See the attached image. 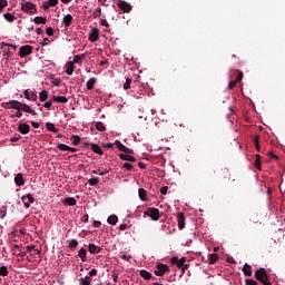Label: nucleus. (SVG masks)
Listing matches in <instances>:
<instances>
[{
  "instance_id": "nucleus-27",
  "label": "nucleus",
  "mask_w": 285,
  "mask_h": 285,
  "mask_svg": "<svg viewBox=\"0 0 285 285\" xmlns=\"http://www.w3.org/2000/svg\"><path fill=\"white\" fill-rule=\"evenodd\" d=\"M140 277H142V279H151L153 274H150L148 271L142 269L140 271Z\"/></svg>"
},
{
  "instance_id": "nucleus-13",
  "label": "nucleus",
  "mask_w": 285,
  "mask_h": 285,
  "mask_svg": "<svg viewBox=\"0 0 285 285\" xmlns=\"http://www.w3.org/2000/svg\"><path fill=\"white\" fill-rule=\"evenodd\" d=\"M97 39H99V29L94 28L91 30V33L89 35V41H91V43H95V41H97Z\"/></svg>"
},
{
  "instance_id": "nucleus-43",
  "label": "nucleus",
  "mask_w": 285,
  "mask_h": 285,
  "mask_svg": "<svg viewBox=\"0 0 285 285\" xmlns=\"http://www.w3.org/2000/svg\"><path fill=\"white\" fill-rule=\"evenodd\" d=\"M85 57H86L85 55L75 56L72 63H81V61H83Z\"/></svg>"
},
{
  "instance_id": "nucleus-42",
  "label": "nucleus",
  "mask_w": 285,
  "mask_h": 285,
  "mask_svg": "<svg viewBox=\"0 0 285 285\" xmlns=\"http://www.w3.org/2000/svg\"><path fill=\"white\" fill-rule=\"evenodd\" d=\"M33 21H35V23H37V24H41V23H46V21H48V19H47V18H43V17H36V18L33 19Z\"/></svg>"
},
{
  "instance_id": "nucleus-46",
  "label": "nucleus",
  "mask_w": 285,
  "mask_h": 285,
  "mask_svg": "<svg viewBox=\"0 0 285 285\" xmlns=\"http://www.w3.org/2000/svg\"><path fill=\"white\" fill-rule=\"evenodd\" d=\"M236 72H238V73H237V77H236L235 81L237 83H239V81H242L244 79V72H242L239 70H236Z\"/></svg>"
},
{
  "instance_id": "nucleus-44",
  "label": "nucleus",
  "mask_w": 285,
  "mask_h": 285,
  "mask_svg": "<svg viewBox=\"0 0 285 285\" xmlns=\"http://www.w3.org/2000/svg\"><path fill=\"white\" fill-rule=\"evenodd\" d=\"M130 83H132V79L127 78L126 82L124 83V90H130Z\"/></svg>"
},
{
  "instance_id": "nucleus-61",
  "label": "nucleus",
  "mask_w": 285,
  "mask_h": 285,
  "mask_svg": "<svg viewBox=\"0 0 285 285\" xmlns=\"http://www.w3.org/2000/svg\"><path fill=\"white\" fill-rule=\"evenodd\" d=\"M89 275H90V277H97V269H91L90 272H89Z\"/></svg>"
},
{
  "instance_id": "nucleus-7",
  "label": "nucleus",
  "mask_w": 285,
  "mask_h": 285,
  "mask_svg": "<svg viewBox=\"0 0 285 285\" xmlns=\"http://www.w3.org/2000/svg\"><path fill=\"white\" fill-rule=\"evenodd\" d=\"M28 55H32V46H22L19 51V57H28Z\"/></svg>"
},
{
  "instance_id": "nucleus-36",
  "label": "nucleus",
  "mask_w": 285,
  "mask_h": 285,
  "mask_svg": "<svg viewBox=\"0 0 285 285\" xmlns=\"http://www.w3.org/2000/svg\"><path fill=\"white\" fill-rule=\"evenodd\" d=\"M46 127H47V130H49V132H59V129H56L55 124L52 122H47Z\"/></svg>"
},
{
  "instance_id": "nucleus-38",
  "label": "nucleus",
  "mask_w": 285,
  "mask_h": 285,
  "mask_svg": "<svg viewBox=\"0 0 285 285\" xmlns=\"http://www.w3.org/2000/svg\"><path fill=\"white\" fill-rule=\"evenodd\" d=\"M219 259V256L217 254H210L208 258V264H215Z\"/></svg>"
},
{
  "instance_id": "nucleus-45",
  "label": "nucleus",
  "mask_w": 285,
  "mask_h": 285,
  "mask_svg": "<svg viewBox=\"0 0 285 285\" xmlns=\"http://www.w3.org/2000/svg\"><path fill=\"white\" fill-rule=\"evenodd\" d=\"M78 256L80 257V259L82 262H86V249L85 248H81L78 253Z\"/></svg>"
},
{
  "instance_id": "nucleus-5",
  "label": "nucleus",
  "mask_w": 285,
  "mask_h": 285,
  "mask_svg": "<svg viewBox=\"0 0 285 285\" xmlns=\"http://www.w3.org/2000/svg\"><path fill=\"white\" fill-rule=\"evenodd\" d=\"M115 146L118 148V150H120V153H125L126 155H135V150L121 144V140H115Z\"/></svg>"
},
{
  "instance_id": "nucleus-1",
  "label": "nucleus",
  "mask_w": 285,
  "mask_h": 285,
  "mask_svg": "<svg viewBox=\"0 0 285 285\" xmlns=\"http://www.w3.org/2000/svg\"><path fill=\"white\" fill-rule=\"evenodd\" d=\"M254 277H255V279L261 282V284H263V285H273V284H271V282H268V274L266 273V269L263 267H261L259 269H257L255 272Z\"/></svg>"
},
{
  "instance_id": "nucleus-63",
  "label": "nucleus",
  "mask_w": 285,
  "mask_h": 285,
  "mask_svg": "<svg viewBox=\"0 0 285 285\" xmlns=\"http://www.w3.org/2000/svg\"><path fill=\"white\" fill-rule=\"evenodd\" d=\"M81 222H83L85 224L88 222V214H85V215L81 217Z\"/></svg>"
},
{
  "instance_id": "nucleus-60",
  "label": "nucleus",
  "mask_w": 285,
  "mask_h": 285,
  "mask_svg": "<svg viewBox=\"0 0 285 285\" xmlns=\"http://www.w3.org/2000/svg\"><path fill=\"white\" fill-rule=\"evenodd\" d=\"M42 9H43V10H50V4H49L48 1L43 2Z\"/></svg>"
},
{
  "instance_id": "nucleus-35",
  "label": "nucleus",
  "mask_w": 285,
  "mask_h": 285,
  "mask_svg": "<svg viewBox=\"0 0 285 285\" xmlns=\"http://www.w3.org/2000/svg\"><path fill=\"white\" fill-rule=\"evenodd\" d=\"M6 21H8L9 23H12L14 21V19H17L12 13H4L3 14Z\"/></svg>"
},
{
  "instance_id": "nucleus-20",
  "label": "nucleus",
  "mask_w": 285,
  "mask_h": 285,
  "mask_svg": "<svg viewBox=\"0 0 285 285\" xmlns=\"http://www.w3.org/2000/svg\"><path fill=\"white\" fill-rule=\"evenodd\" d=\"M75 72V62L69 61L66 63V75H72Z\"/></svg>"
},
{
  "instance_id": "nucleus-8",
  "label": "nucleus",
  "mask_w": 285,
  "mask_h": 285,
  "mask_svg": "<svg viewBox=\"0 0 285 285\" xmlns=\"http://www.w3.org/2000/svg\"><path fill=\"white\" fill-rule=\"evenodd\" d=\"M24 97L29 101H37V99H38L37 91L30 90V89L24 90Z\"/></svg>"
},
{
  "instance_id": "nucleus-22",
  "label": "nucleus",
  "mask_w": 285,
  "mask_h": 285,
  "mask_svg": "<svg viewBox=\"0 0 285 285\" xmlns=\"http://www.w3.org/2000/svg\"><path fill=\"white\" fill-rule=\"evenodd\" d=\"M89 253H91V255H95L97 253H101V247H99L95 244H89Z\"/></svg>"
},
{
  "instance_id": "nucleus-18",
  "label": "nucleus",
  "mask_w": 285,
  "mask_h": 285,
  "mask_svg": "<svg viewBox=\"0 0 285 285\" xmlns=\"http://www.w3.org/2000/svg\"><path fill=\"white\" fill-rule=\"evenodd\" d=\"M23 102H20L19 100H10L9 101V106L10 108H12L13 110H21V106Z\"/></svg>"
},
{
  "instance_id": "nucleus-53",
  "label": "nucleus",
  "mask_w": 285,
  "mask_h": 285,
  "mask_svg": "<svg viewBox=\"0 0 285 285\" xmlns=\"http://www.w3.org/2000/svg\"><path fill=\"white\" fill-rule=\"evenodd\" d=\"M122 168H126V170H132V164H130V163H125L124 165H122Z\"/></svg>"
},
{
  "instance_id": "nucleus-56",
  "label": "nucleus",
  "mask_w": 285,
  "mask_h": 285,
  "mask_svg": "<svg viewBox=\"0 0 285 285\" xmlns=\"http://www.w3.org/2000/svg\"><path fill=\"white\" fill-rule=\"evenodd\" d=\"M19 139H21V136L16 135V136H13V137L10 138V141L17 142Z\"/></svg>"
},
{
  "instance_id": "nucleus-37",
  "label": "nucleus",
  "mask_w": 285,
  "mask_h": 285,
  "mask_svg": "<svg viewBox=\"0 0 285 285\" xmlns=\"http://www.w3.org/2000/svg\"><path fill=\"white\" fill-rule=\"evenodd\" d=\"M91 282H92V277H90V276H86L85 278H80V284L81 285H90Z\"/></svg>"
},
{
  "instance_id": "nucleus-39",
  "label": "nucleus",
  "mask_w": 285,
  "mask_h": 285,
  "mask_svg": "<svg viewBox=\"0 0 285 285\" xmlns=\"http://www.w3.org/2000/svg\"><path fill=\"white\" fill-rule=\"evenodd\" d=\"M89 186H99V178L94 177L88 180Z\"/></svg>"
},
{
  "instance_id": "nucleus-12",
  "label": "nucleus",
  "mask_w": 285,
  "mask_h": 285,
  "mask_svg": "<svg viewBox=\"0 0 285 285\" xmlns=\"http://www.w3.org/2000/svg\"><path fill=\"white\" fill-rule=\"evenodd\" d=\"M20 110L22 112H28L29 115H33L35 117H37V111H35L32 108H30V106H28L27 104H22L20 107Z\"/></svg>"
},
{
  "instance_id": "nucleus-40",
  "label": "nucleus",
  "mask_w": 285,
  "mask_h": 285,
  "mask_svg": "<svg viewBox=\"0 0 285 285\" xmlns=\"http://www.w3.org/2000/svg\"><path fill=\"white\" fill-rule=\"evenodd\" d=\"M254 144H255V148L258 153L262 151V147L259 146V136H255L254 137Z\"/></svg>"
},
{
  "instance_id": "nucleus-19",
  "label": "nucleus",
  "mask_w": 285,
  "mask_h": 285,
  "mask_svg": "<svg viewBox=\"0 0 285 285\" xmlns=\"http://www.w3.org/2000/svg\"><path fill=\"white\" fill-rule=\"evenodd\" d=\"M62 24L65 26V28H70V26H72V14H67L62 19Z\"/></svg>"
},
{
  "instance_id": "nucleus-6",
  "label": "nucleus",
  "mask_w": 285,
  "mask_h": 285,
  "mask_svg": "<svg viewBox=\"0 0 285 285\" xmlns=\"http://www.w3.org/2000/svg\"><path fill=\"white\" fill-rule=\"evenodd\" d=\"M147 217H150L154 222L159 220V209L153 207L144 213Z\"/></svg>"
},
{
  "instance_id": "nucleus-16",
  "label": "nucleus",
  "mask_w": 285,
  "mask_h": 285,
  "mask_svg": "<svg viewBox=\"0 0 285 285\" xmlns=\"http://www.w3.org/2000/svg\"><path fill=\"white\" fill-rule=\"evenodd\" d=\"M14 184L18 186H26V179H23V174H17L14 177Z\"/></svg>"
},
{
  "instance_id": "nucleus-29",
  "label": "nucleus",
  "mask_w": 285,
  "mask_h": 285,
  "mask_svg": "<svg viewBox=\"0 0 285 285\" xmlns=\"http://www.w3.org/2000/svg\"><path fill=\"white\" fill-rule=\"evenodd\" d=\"M28 199L29 204H35V197H32V194H27L26 196H21V202H26Z\"/></svg>"
},
{
  "instance_id": "nucleus-23",
  "label": "nucleus",
  "mask_w": 285,
  "mask_h": 285,
  "mask_svg": "<svg viewBox=\"0 0 285 285\" xmlns=\"http://www.w3.org/2000/svg\"><path fill=\"white\" fill-rule=\"evenodd\" d=\"M256 160L254 163L255 168H257V170H262V156H259V154H256Z\"/></svg>"
},
{
  "instance_id": "nucleus-41",
  "label": "nucleus",
  "mask_w": 285,
  "mask_h": 285,
  "mask_svg": "<svg viewBox=\"0 0 285 285\" xmlns=\"http://www.w3.org/2000/svg\"><path fill=\"white\" fill-rule=\"evenodd\" d=\"M39 99H40V101H46L48 99V91L47 90H42L39 94Z\"/></svg>"
},
{
  "instance_id": "nucleus-54",
  "label": "nucleus",
  "mask_w": 285,
  "mask_h": 285,
  "mask_svg": "<svg viewBox=\"0 0 285 285\" xmlns=\"http://www.w3.org/2000/svg\"><path fill=\"white\" fill-rule=\"evenodd\" d=\"M235 86H237L236 80H232V81L228 83L229 90H233V88H235Z\"/></svg>"
},
{
  "instance_id": "nucleus-62",
  "label": "nucleus",
  "mask_w": 285,
  "mask_h": 285,
  "mask_svg": "<svg viewBox=\"0 0 285 285\" xmlns=\"http://www.w3.org/2000/svg\"><path fill=\"white\" fill-rule=\"evenodd\" d=\"M128 228L127 224H120L119 230H126Z\"/></svg>"
},
{
  "instance_id": "nucleus-24",
  "label": "nucleus",
  "mask_w": 285,
  "mask_h": 285,
  "mask_svg": "<svg viewBox=\"0 0 285 285\" xmlns=\"http://www.w3.org/2000/svg\"><path fill=\"white\" fill-rule=\"evenodd\" d=\"M95 83H97V78H90L86 83L87 90H92V88H95Z\"/></svg>"
},
{
  "instance_id": "nucleus-50",
  "label": "nucleus",
  "mask_w": 285,
  "mask_h": 285,
  "mask_svg": "<svg viewBox=\"0 0 285 285\" xmlns=\"http://www.w3.org/2000/svg\"><path fill=\"white\" fill-rule=\"evenodd\" d=\"M58 148H59V150H63V151L70 149V147L68 145H66V144H59Z\"/></svg>"
},
{
  "instance_id": "nucleus-59",
  "label": "nucleus",
  "mask_w": 285,
  "mask_h": 285,
  "mask_svg": "<svg viewBox=\"0 0 285 285\" xmlns=\"http://www.w3.org/2000/svg\"><path fill=\"white\" fill-rule=\"evenodd\" d=\"M35 248H36L35 245L27 246L26 253H32V250H35Z\"/></svg>"
},
{
  "instance_id": "nucleus-15",
  "label": "nucleus",
  "mask_w": 285,
  "mask_h": 285,
  "mask_svg": "<svg viewBox=\"0 0 285 285\" xmlns=\"http://www.w3.org/2000/svg\"><path fill=\"white\" fill-rule=\"evenodd\" d=\"M18 130L21 135H28V132H30V125L28 124H20L18 126Z\"/></svg>"
},
{
  "instance_id": "nucleus-3",
  "label": "nucleus",
  "mask_w": 285,
  "mask_h": 285,
  "mask_svg": "<svg viewBox=\"0 0 285 285\" xmlns=\"http://www.w3.org/2000/svg\"><path fill=\"white\" fill-rule=\"evenodd\" d=\"M6 46L8 47V49H4L3 57L4 59H10V57H12L14 52H17V46L2 42V48Z\"/></svg>"
},
{
  "instance_id": "nucleus-57",
  "label": "nucleus",
  "mask_w": 285,
  "mask_h": 285,
  "mask_svg": "<svg viewBox=\"0 0 285 285\" xmlns=\"http://www.w3.org/2000/svg\"><path fill=\"white\" fill-rule=\"evenodd\" d=\"M43 107L50 110L52 108V101L45 102Z\"/></svg>"
},
{
  "instance_id": "nucleus-26",
  "label": "nucleus",
  "mask_w": 285,
  "mask_h": 285,
  "mask_svg": "<svg viewBox=\"0 0 285 285\" xmlns=\"http://www.w3.org/2000/svg\"><path fill=\"white\" fill-rule=\"evenodd\" d=\"M108 224H111V226H115L117 222H119V217L117 215H111L107 219Z\"/></svg>"
},
{
  "instance_id": "nucleus-51",
  "label": "nucleus",
  "mask_w": 285,
  "mask_h": 285,
  "mask_svg": "<svg viewBox=\"0 0 285 285\" xmlns=\"http://www.w3.org/2000/svg\"><path fill=\"white\" fill-rule=\"evenodd\" d=\"M245 284H246V285H258V284H257V281L250 279V278H247V279L245 281Z\"/></svg>"
},
{
  "instance_id": "nucleus-11",
  "label": "nucleus",
  "mask_w": 285,
  "mask_h": 285,
  "mask_svg": "<svg viewBox=\"0 0 285 285\" xmlns=\"http://www.w3.org/2000/svg\"><path fill=\"white\" fill-rule=\"evenodd\" d=\"M118 8H120L122 12H130V10H132V7L130 6V3L126 1H119Z\"/></svg>"
},
{
  "instance_id": "nucleus-34",
  "label": "nucleus",
  "mask_w": 285,
  "mask_h": 285,
  "mask_svg": "<svg viewBox=\"0 0 285 285\" xmlns=\"http://www.w3.org/2000/svg\"><path fill=\"white\" fill-rule=\"evenodd\" d=\"M9 272H8V267L6 265L0 267V277H8Z\"/></svg>"
},
{
  "instance_id": "nucleus-33",
  "label": "nucleus",
  "mask_w": 285,
  "mask_h": 285,
  "mask_svg": "<svg viewBox=\"0 0 285 285\" xmlns=\"http://www.w3.org/2000/svg\"><path fill=\"white\" fill-rule=\"evenodd\" d=\"M71 139H72V146H79V144H81V137L77 135H72Z\"/></svg>"
},
{
  "instance_id": "nucleus-14",
  "label": "nucleus",
  "mask_w": 285,
  "mask_h": 285,
  "mask_svg": "<svg viewBox=\"0 0 285 285\" xmlns=\"http://www.w3.org/2000/svg\"><path fill=\"white\" fill-rule=\"evenodd\" d=\"M243 274L245 277H253V267L248 263L243 266Z\"/></svg>"
},
{
  "instance_id": "nucleus-30",
  "label": "nucleus",
  "mask_w": 285,
  "mask_h": 285,
  "mask_svg": "<svg viewBox=\"0 0 285 285\" xmlns=\"http://www.w3.org/2000/svg\"><path fill=\"white\" fill-rule=\"evenodd\" d=\"M146 195H147L146 189L140 188V189L138 190V197H139V199H140L141 202H146Z\"/></svg>"
},
{
  "instance_id": "nucleus-31",
  "label": "nucleus",
  "mask_w": 285,
  "mask_h": 285,
  "mask_svg": "<svg viewBox=\"0 0 285 285\" xmlns=\"http://www.w3.org/2000/svg\"><path fill=\"white\" fill-rule=\"evenodd\" d=\"M96 129L99 132H106V125H104V122H101V121H98V122H96Z\"/></svg>"
},
{
  "instance_id": "nucleus-25",
  "label": "nucleus",
  "mask_w": 285,
  "mask_h": 285,
  "mask_svg": "<svg viewBox=\"0 0 285 285\" xmlns=\"http://www.w3.org/2000/svg\"><path fill=\"white\" fill-rule=\"evenodd\" d=\"M91 150H94V153H96V155H104V150H101V147L99 145L92 144Z\"/></svg>"
},
{
  "instance_id": "nucleus-9",
  "label": "nucleus",
  "mask_w": 285,
  "mask_h": 285,
  "mask_svg": "<svg viewBox=\"0 0 285 285\" xmlns=\"http://www.w3.org/2000/svg\"><path fill=\"white\" fill-rule=\"evenodd\" d=\"M171 264H176L177 268H181L184 265H186V258L178 259L177 256L171 257L170 259Z\"/></svg>"
},
{
  "instance_id": "nucleus-64",
  "label": "nucleus",
  "mask_w": 285,
  "mask_h": 285,
  "mask_svg": "<svg viewBox=\"0 0 285 285\" xmlns=\"http://www.w3.org/2000/svg\"><path fill=\"white\" fill-rule=\"evenodd\" d=\"M32 128H39L41 125L39 122L31 121Z\"/></svg>"
},
{
  "instance_id": "nucleus-55",
  "label": "nucleus",
  "mask_w": 285,
  "mask_h": 285,
  "mask_svg": "<svg viewBox=\"0 0 285 285\" xmlns=\"http://www.w3.org/2000/svg\"><path fill=\"white\" fill-rule=\"evenodd\" d=\"M47 2H49V6H51V8H55V6L59 3V0H49Z\"/></svg>"
},
{
  "instance_id": "nucleus-2",
  "label": "nucleus",
  "mask_w": 285,
  "mask_h": 285,
  "mask_svg": "<svg viewBox=\"0 0 285 285\" xmlns=\"http://www.w3.org/2000/svg\"><path fill=\"white\" fill-rule=\"evenodd\" d=\"M21 11L27 14H37V6L32 2H28L27 0H22Z\"/></svg>"
},
{
  "instance_id": "nucleus-10",
  "label": "nucleus",
  "mask_w": 285,
  "mask_h": 285,
  "mask_svg": "<svg viewBox=\"0 0 285 285\" xmlns=\"http://www.w3.org/2000/svg\"><path fill=\"white\" fill-rule=\"evenodd\" d=\"M178 228L183 230V228H186V217L184 216V213H178Z\"/></svg>"
},
{
  "instance_id": "nucleus-58",
  "label": "nucleus",
  "mask_w": 285,
  "mask_h": 285,
  "mask_svg": "<svg viewBox=\"0 0 285 285\" xmlns=\"http://www.w3.org/2000/svg\"><path fill=\"white\" fill-rule=\"evenodd\" d=\"M160 193H161L163 195H166V194L168 193V186L161 187V188H160Z\"/></svg>"
},
{
  "instance_id": "nucleus-4",
  "label": "nucleus",
  "mask_w": 285,
  "mask_h": 285,
  "mask_svg": "<svg viewBox=\"0 0 285 285\" xmlns=\"http://www.w3.org/2000/svg\"><path fill=\"white\" fill-rule=\"evenodd\" d=\"M168 271H170L168 265L158 264L155 269V275H157V277H164V275H166V273H168Z\"/></svg>"
},
{
  "instance_id": "nucleus-49",
  "label": "nucleus",
  "mask_w": 285,
  "mask_h": 285,
  "mask_svg": "<svg viewBox=\"0 0 285 285\" xmlns=\"http://www.w3.org/2000/svg\"><path fill=\"white\" fill-rule=\"evenodd\" d=\"M77 246H79V242H77V239H71L69 242V248H77Z\"/></svg>"
},
{
  "instance_id": "nucleus-32",
  "label": "nucleus",
  "mask_w": 285,
  "mask_h": 285,
  "mask_svg": "<svg viewBox=\"0 0 285 285\" xmlns=\"http://www.w3.org/2000/svg\"><path fill=\"white\" fill-rule=\"evenodd\" d=\"M6 215H8V206H2L0 208V219H6Z\"/></svg>"
},
{
  "instance_id": "nucleus-17",
  "label": "nucleus",
  "mask_w": 285,
  "mask_h": 285,
  "mask_svg": "<svg viewBox=\"0 0 285 285\" xmlns=\"http://www.w3.org/2000/svg\"><path fill=\"white\" fill-rule=\"evenodd\" d=\"M131 154H119V158L122 159V161H130L131 164L137 161V159Z\"/></svg>"
},
{
  "instance_id": "nucleus-52",
  "label": "nucleus",
  "mask_w": 285,
  "mask_h": 285,
  "mask_svg": "<svg viewBox=\"0 0 285 285\" xmlns=\"http://www.w3.org/2000/svg\"><path fill=\"white\" fill-rule=\"evenodd\" d=\"M46 32H47L48 37H52L55 35V29H52V27H49V28H47Z\"/></svg>"
},
{
  "instance_id": "nucleus-47",
  "label": "nucleus",
  "mask_w": 285,
  "mask_h": 285,
  "mask_svg": "<svg viewBox=\"0 0 285 285\" xmlns=\"http://www.w3.org/2000/svg\"><path fill=\"white\" fill-rule=\"evenodd\" d=\"M4 8H8V0H0V12H3Z\"/></svg>"
},
{
  "instance_id": "nucleus-21",
  "label": "nucleus",
  "mask_w": 285,
  "mask_h": 285,
  "mask_svg": "<svg viewBox=\"0 0 285 285\" xmlns=\"http://www.w3.org/2000/svg\"><path fill=\"white\" fill-rule=\"evenodd\" d=\"M52 100L57 104H68V97L66 96H53Z\"/></svg>"
},
{
  "instance_id": "nucleus-28",
  "label": "nucleus",
  "mask_w": 285,
  "mask_h": 285,
  "mask_svg": "<svg viewBox=\"0 0 285 285\" xmlns=\"http://www.w3.org/2000/svg\"><path fill=\"white\" fill-rule=\"evenodd\" d=\"M65 204H67V206H77V199H75V197H68L65 199Z\"/></svg>"
},
{
  "instance_id": "nucleus-48",
  "label": "nucleus",
  "mask_w": 285,
  "mask_h": 285,
  "mask_svg": "<svg viewBox=\"0 0 285 285\" xmlns=\"http://www.w3.org/2000/svg\"><path fill=\"white\" fill-rule=\"evenodd\" d=\"M92 173H94V175H101V176H104V175H108L109 170L105 169V170L101 171L99 169H96Z\"/></svg>"
}]
</instances>
